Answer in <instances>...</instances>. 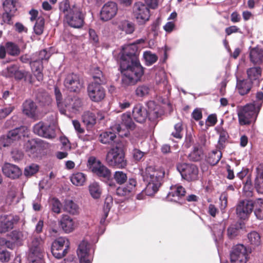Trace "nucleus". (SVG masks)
Returning a JSON list of instances; mask_svg holds the SVG:
<instances>
[{
    "instance_id": "1",
    "label": "nucleus",
    "mask_w": 263,
    "mask_h": 263,
    "mask_svg": "<svg viewBox=\"0 0 263 263\" xmlns=\"http://www.w3.org/2000/svg\"><path fill=\"white\" fill-rule=\"evenodd\" d=\"M122 50L120 64L121 85L126 87L140 80L144 74V68L136 53L137 47L135 44L125 45Z\"/></svg>"
},
{
    "instance_id": "46",
    "label": "nucleus",
    "mask_w": 263,
    "mask_h": 263,
    "mask_svg": "<svg viewBox=\"0 0 263 263\" xmlns=\"http://www.w3.org/2000/svg\"><path fill=\"white\" fill-rule=\"evenodd\" d=\"M6 48L8 53L11 55L17 56L20 53V49L18 46L12 42L6 43Z\"/></svg>"
},
{
    "instance_id": "40",
    "label": "nucleus",
    "mask_w": 263,
    "mask_h": 263,
    "mask_svg": "<svg viewBox=\"0 0 263 263\" xmlns=\"http://www.w3.org/2000/svg\"><path fill=\"white\" fill-rule=\"evenodd\" d=\"M224 227L222 225L215 224L213 227V233L215 241L218 243L222 240Z\"/></svg>"
},
{
    "instance_id": "44",
    "label": "nucleus",
    "mask_w": 263,
    "mask_h": 263,
    "mask_svg": "<svg viewBox=\"0 0 263 263\" xmlns=\"http://www.w3.org/2000/svg\"><path fill=\"white\" fill-rule=\"evenodd\" d=\"M64 208L65 211L71 214L75 215L79 213L78 205L71 200L65 201Z\"/></svg>"
},
{
    "instance_id": "18",
    "label": "nucleus",
    "mask_w": 263,
    "mask_h": 263,
    "mask_svg": "<svg viewBox=\"0 0 263 263\" xmlns=\"http://www.w3.org/2000/svg\"><path fill=\"white\" fill-rule=\"evenodd\" d=\"M136 185V179L130 178L125 185L119 187L117 189V194L125 198L129 197L135 193Z\"/></svg>"
},
{
    "instance_id": "36",
    "label": "nucleus",
    "mask_w": 263,
    "mask_h": 263,
    "mask_svg": "<svg viewBox=\"0 0 263 263\" xmlns=\"http://www.w3.org/2000/svg\"><path fill=\"white\" fill-rule=\"evenodd\" d=\"M70 180L73 184L76 186H82L86 180V176L83 173H76L71 175Z\"/></svg>"
},
{
    "instance_id": "17",
    "label": "nucleus",
    "mask_w": 263,
    "mask_h": 263,
    "mask_svg": "<svg viewBox=\"0 0 263 263\" xmlns=\"http://www.w3.org/2000/svg\"><path fill=\"white\" fill-rule=\"evenodd\" d=\"M90 245L86 240L82 241L79 245L77 254L80 263H91L92 256L90 253Z\"/></svg>"
},
{
    "instance_id": "9",
    "label": "nucleus",
    "mask_w": 263,
    "mask_h": 263,
    "mask_svg": "<svg viewBox=\"0 0 263 263\" xmlns=\"http://www.w3.org/2000/svg\"><path fill=\"white\" fill-rule=\"evenodd\" d=\"M87 166L93 173L100 177L108 179L110 177V171L93 157H90L88 159Z\"/></svg>"
},
{
    "instance_id": "51",
    "label": "nucleus",
    "mask_w": 263,
    "mask_h": 263,
    "mask_svg": "<svg viewBox=\"0 0 263 263\" xmlns=\"http://www.w3.org/2000/svg\"><path fill=\"white\" fill-rule=\"evenodd\" d=\"M44 20L43 17H38L34 27V30L36 34H41L44 30Z\"/></svg>"
},
{
    "instance_id": "10",
    "label": "nucleus",
    "mask_w": 263,
    "mask_h": 263,
    "mask_svg": "<svg viewBox=\"0 0 263 263\" xmlns=\"http://www.w3.org/2000/svg\"><path fill=\"white\" fill-rule=\"evenodd\" d=\"M230 259L232 263H246L249 254L246 247L241 244L234 246L230 253Z\"/></svg>"
},
{
    "instance_id": "13",
    "label": "nucleus",
    "mask_w": 263,
    "mask_h": 263,
    "mask_svg": "<svg viewBox=\"0 0 263 263\" xmlns=\"http://www.w3.org/2000/svg\"><path fill=\"white\" fill-rule=\"evenodd\" d=\"M64 84L68 90L74 92H79L83 87L79 76L73 73L67 75Z\"/></svg>"
},
{
    "instance_id": "63",
    "label": "nucleus",
    "mask_w": 263,
    "mask_h": 263,
    "mask_svg": "<svg viewBox=\"0 0 263 263\" xmlns=\"http://www.w3.org/2000/svg\"><path fill=\"white\" fill-rule=\"evenodd\" d=\"M145 154V153L144 152H143L137 148H134L132 152L133 158L136 161L141 160Z\"/></svg>"
},
{
    "instance_id": "25",
    "label": "nucleus",
    "mask_w": 263,
    "mask_h": 263,
    "mask_svg": "<svg viewBox=\"0 0 263 263\" xmlns=\"http://www.w3.org/2000/svg\"><path fill=\"white\" fill-rule=\"evenodd\" d=\"M262 69L260 67H253L247 70L248 80L253 84L257 85L261 76Z\"/></svg>"
},
{
    "instance_id": "55",
    "label": "nucleus",
    "mask_w": 263,
    "mask_h": 263,
    "mask_svg": "<svg viewBox=\"0 0 263 263\" xmlns=\"http://www.w3.org/2000/svg\"><path fill=\"white\" fill-rule=\"evenodd\" d=\"M263 103V92L258 91L256 93V100L254 101L253 104L257 108V110L259 111Z\"/></svg>"
},
{
    "instance_id": "53",
    "label": "nucleus",
    "mask_w": 263,
    "mask_h": 263,
    "mask_svg": "<svg viewBox=\"0 0 263 263\" xmlns=\"http://www.w3.org/2000/svg\"><path fill=\"white\" fill-rule=\"evenodd\" d=\"M182 123L179 122L175 125L174 131L172 133V135L175 138L181 139L182 137Z\"/></svg>"
},
{
    "instance_id": "61",
    "label": "nucleus",
    "mask_w": 263,
    "mask_h": 263,
    "mask_svg": "<svg viewBox=\"0 0 263 263\" xmlns=\"http://www.w3.org/2000/svg\"><path fill=\"white\" fill-rule=\"evenodd\" d=\"M228 194L226 191L222 192L219 197L221 209H224L228 204Z\"/></svg>"
},
{
    "instance_id": "11",
    "label": "nucleus",
    "mask_w": 263,
    "mask_h": 263,
    "mask_svg": "<svg viewBox=\"0 0 263 263\" xmlns=\"http://www.w3.org/2000/svg\"><path fill=\"white\" fill-rule=\"evenodd\" d=\"M102 83H91L87 87V94L90 99L96 102L102 101L105 96V90Z\"/></svg>"
},
{
    "instance_id": "29",
    "label": "nucleus",
    "mask_w": 263,
    "mask_h": 263,
    "mask_svg": "<svg viewBox=\"0 0 263 263\" xmlns=\"http://www.w3.org/2000/svg\"><path fill=\"white\" fill-rule=\"evenodd\" d=\"M133 13L136 16H150L148 8L141 2L136 3L133 7Z\"/></svg>"
},
{
    "instance_id": "38",
    "label": "nucleus",
    "mask_w": 263,
    "mask_h": 263,
    "mask_svg": "<svg viewBox=\"0 0 263 263\" xmlns=\"http://www.w3.org/2000/svg\"><path fill=\"white\" fill-rule=\"evenodd\" d=\"M116 138V134L111 132H105L100 135V142L105 144L113 143Z\"/></svg>"
},
{
    "instance_id": "7",
    "label": "nucleus",
    "mask_w": 263,
    "mask_h": 263,
    "mask_svg": "<svg viewBox=\"0 0 263 263\" xmlns=\"http://www.w3.org/2000/svg\"><path fill=\"white\" fill-rule=\"evenodd\" d=\"M135 127V124L133 122L129 112H126L121 116V123L114 126L119 135L121 137H127L129 134V129L133 130Z\"/></svg>"
},
{
    "instance_id": "47",
    "label": "nucleus",
    "mask_w": 263,
    "mask_h": 263,
    "mask_svg": "<svg viewBox=\"0 0 263 263\" xmlns=\"http://www.w3.org/2000/svg\"><path fill=\"white\" fill-rule=\"evenodd\" d=\"M143 58L145 60L146 65L148 66L153 64L158 60L157 55L150 51L144 52Z\"/></svg>"
},
{
    "instance_id": "64",
    "label": "nucleus",
    "mask_w": 263,
    "mask_h": 263,
    "mask_svg": "<svg viewBox=\"0 0 263 263\" xmlns=\"http://www.w3.org/2000/svg\"><path fill=\"white\" fill-rule=\"evenodd\" d=\"M113 203V199L111 196H107L105 200L104 211H109Z\"/></svg>"
},
{
    "instance_id": "35",
    "label": "nucleus",
    "mask_w": 263,
    "mask_h": 263,
    "mask_svg": "<svg viewBox=\"0 0 263 263\" xmlns=\"http://www.w3.org/2000/svg\"><path fill=\"white\" fill-rule=\"evenodd\" d=\"M254 214L256 218L259 220L263 219V199L258 198L253 202Z\"/></svg>"
},
{
    "instance_id": "4",
    "label": "nucleus",
    "mask_w": 263,
    "mask_h": 263,
    "mask_svg": "<svg viewBox=\"0 0 263 263\" xmlns=\"http://www.w3.org/2000/svg\"><path fill=\"white\" fill-rule=\"evenodd\" d=\"M44 241L38 236H33L29 244L28 259L32 263L41 260L44 252L43 249Z\"/></svg>"
},
{
    "instance_id": "20",
    "label": "nucleus",
    "mask_w": 263,
    "mask_h": 263,
    "mask_svg": "<svg viewBox=\"0 0 263 263\" xmlns=\"http://www.w3.org/2000/svg\"><path fill=\"white\" fill-rule=\"evenodd\" d=\"M3 174L11 179H16L18 178L22 174V171L16 165L6 163L2 167Z\"/></svg>"
},
{
    "instance_id": "59",
    "label": "nucleus",
    "mask_w": 263,
    "mask_h": 263,
    "mask_svg": "<svg viewBox=\"0 0 263 263\" xmlns=\"http://www.w3.org/2000/svg\"><path fill=\"white\" fill-rule=\"evenodd\" d=\"M121 28L125 31L126 33L130 34L133 32L135 30V27L133 23L128 21H125L122 23Z\"/></svg>"
},
{
    "instance_id": "58",
    "label": "nucleus",
    "mask_w": 263,
    "mask_h": 263,
    "mask_svg": "<svg viewBox=\"0 0 263 263\" xmlns=\"http://www.w3.org/2000/svg\"><path fill=\"white\" fill-rule=\"evenodd\" d=\"M16 194V191L15 188H12L9 191L8 193V195L6 198V202L9 204H11L12 203L15 202H17L18 201H15V197Z\"/></svg>"
},
{
    "instance_id": "60",
    "label": "nucleus",
    "mask_w": 263,
    "mask_h": 263,
    "mask_svg": "<svg viewBox=\"0 0 263 263\" xmlns=\"http://www.w3.org/2000/svg\"><path fill=\"white\" fill-rule=\"evenodd\" d=\"M254 187L259 194H263V178L255 177Z\"/></svg>"
},
{
    "instance_id": "54",
    "label": "nucleus",
    "mask_w": 263,
    "mask_h": 263,
    "mask_svg": "<svg viewBox=\"0 0 263 263\" xmlns=\"http://www.w3.org/2000/svg\"><path fill=\"white\" fill-rule=\"evenodd\" d=\"M50 204L52 212L57 214L61 213V203L58 199L52 198L50 201Z\"/></svg>"
},
{
    "instance_id": "2",
    "label": "nucleus",
    "mask_w": 263,
    "mask_h": 263,
    "mask_svg": "<svg viewBox=\"0 0 263 263\" xmlns=\"http://www.w3.org/2000/svg\"><path fill=\"white\" fill-rule=\"evenodd\" d=\"M164 176V171L149 166L146 168L143 174L144 181L146 183L144 192L147 196L154 195L162 184Z\"/></svg>"
},
{
    "instance_id": "43",
    "label": "nucleus",
    "mask_w": 263,
    "mask_h": 263,
    "mask_svg": "<svg viewBox=\"0 0 263 263\" xmlns=\"http://www.w3.org/2000/svg\"><path fill=\"white\" fill-rule=\"evenodd\" d=\"M54 95L56 99L57 104L60 112L64 114V105L65 100L63 101L62 95L60 89L57 87H54Z\"/></svg>"
},
{
    "instance_id": "21",
    "label": "nucleus",
    "mask_w": 263,
    "mask_h": 263,
    "mask_svg": "<svg viewBox=\"0 0 263 263\" xmlns=\"http://www.w3.org/2000/svg\"><path fill=\"white\" fill-rule=\"evenodd\" d=\"M17 218H14L11 215H2L0 216V233H5L13 227L14 222L17 221Z\"/></svg>"
},
{
    "instance_id": "16",
    "label": "nucleus",
    "mask_w": 263,
    "mask_h": 263,
    "mask_svg": "<svg viewBox=\"0 0 263 263\" xmlns=\"http://www.w3.org/2000/svg\"><path fill=\"white\" fill-rule=\"evenodd\" d=\"M82 106L83 102L81 98L77 96H69L65 99L64 114L66 110L77 113L82 108Z\"/></svg>"
},
{
    "instance_id": "33",
    "label": "nucleus",
    "mask_w": 263,
    "mask_h": 263,
    "mask_svg": "<svg viewBox=\"0 0 263 263\" xmlns=\"http://www.w3.org/2000/svg\"><path fill=\"white\" fill-rule=\"evenodd\" d=\"M82 120L84 124L88 127H92L96 123L95 115L90 111H85L83 112Z\"/></svg>"
},
{
    "instance_id": "12",
    "label": "nucleus",
    "mask_w": 263,
    "mask_h": 263,
    "mask_svg": "<svg viewBox=\"0 0 263 263\" xmlns=\"http://www.w3.org/2000/svg\"><path fill=\"white\" fill-rule=\"evenodd\" d=\"M177 169L180 173L182 178L192 181L195 180L197 176V168L193 164L180 163L177 166Z\"/></svg>"
},
{
    "instance_id": "48",
    "label": "nucleus",
    "mask_w": 263,
    "mask_h": 263,
    "mask_svg": "<svg viewBox=\"0 0 263 263\" xmlns=\"http://www.w3.org/2000/svg\"><path fill=\"white\" fill-rule=\"evenodd\" d=\"M150 91V88L147 85H141L138 86L135 90V94L138 97H143L147 96Z\"/></svg>"
},
{
    "instance_id": "56",
    "label": "nucleus",
    "mask_w": 263,
    "mask_h": 263,
    "mask_svg": "<svg viewBox=\"0 0 263 263\" xmlns=\"http://www.w3.org/2000/svg\"><path fill=\"white\" fill-rule=\"evenodd\" d=\"M59 8L60 11L65 14V16H69V13L71 8L70 7L68 1L66 0L61 3L60 4Z\"/></svg>"
},
{
    "instance_id": "26",
    "label": "nucleus",
    "mask_w": 263,
    "mask_h": 263,
    "mask_svg": "<svg viewBox=\"0 0 263 263\" xmlns=\"http://www.w3.org/2000/svg\"><path fill=\"white\" fill-rule=\"evenodd\" d=\"M250 61L255 65H259L263 61V49L259 47L251 48L250 49Z\"/></svg>"
},
{
    "instance_id": "30",
    "label": "nucleus",
    "mask_w": 263,
    "mask_h": 263,
    "mask_svg": "<svg viewBox=\"0 0 263 263\" xmlns=\"http://www.w3.org/2000/svg\"><path fill=\"white\" fill-rule=\"evenodd\" d=\"M253 84L248 79L237 80L236 87L241 95L247 94L251 90Z\"/></svg>"
},
{
    "instance_id": "19",
    "label": "nucleus",
    "mask_w": 263,
    "mask_h": 263,
    "mask_svg": "<svg viewBox=\"0 0 263 263\" xmlns=\"http://www.w3.org/2000/svg\"><path fill=\"white\" fill-rule=\"evenodd\" d=\"M148 116L146 109L141 104L135 105L133 109V117L135 120L139 123L144 122Z\"/></svg>"
},
{
    "instance_id": "62",
    "label": "nucleus",
    "mask_w": 263,
    "mask_h": 263,
    "mask_svg": "<svg viewBox=\"0 0 263 263\" xmlns=\"http://www.w3.org/2000/svg\"><path fill=\"white\" fill-rule=\"evenodd\" d=\"M14 109L13 106H8L7 107L0 109V120L5 118Z\"/></svg>"
},
{
    "instance_id": "5",
    "label": "nucleus",
    "mask_w": 263,
    "mask_h": 263,
    "mask_svg": "<svg viewBox=\"0 0 263 263\" xmlns=\"http://www.w3.org/2000/svg\"><path fill=\"white\" fill-rule=\"evenodd\" d=\"M259 111L253 104L246 105L240 109L238 112L240 124L246 125L251 123L255 120Z\"/></svg>"
},
{
    "instance_id": "50",
    "label": "nucleus",
    "mask_w": 263,
    "mask_h": 263,
    "mask_svg": "<svg viewBox=\"0 0 263 263\" xmlns=\"http://www.w3.org/2000/svg\"><path fill=\"white\" fill-rule=\"evenodd\" d=\"M92 76L95 82L94 83H104L105 79L103 77L102 72L98 67H96L92 71Z\"/></svg>"
},
{
    "instance_id": "42",
    "label": "nucleus",
    "mask_w": 263,
    "mask_h": 263,
    "mask_svg": "<svg viewBox=\"0 0 263 263\" xmlns=\"http://www.w3.org/2000/svg\"><path fill=\"white\" fill-rule=\"evenodd\" d=\"M89 191L91 196L95 199L99 198L102 193V189L98 182H93L89 185Z\"/></svg>"
},
{
    "instance_id": "8",
    "label": "nucleus",
    "mask_w": 263,
    "mask_h": 263,
    "mask_svg": "<svg viewBox=\"0 0 263 263\" xmlns=\"http://www.w3.org/2000/svg\"><path fill=\"white\" fill-rule=\"evenodd\" d=\"M69 242L65 237H59L56 239L52 244L51 252L57 258L60 259L67 253Z\"/></svg>"
},
{
    "instance_id": "3",
    "label": "nucleus",
    "mask_w": 263,
    "mask_h": 263,
    "mask_svg": "<svg viewBox=\"0 0 263 263\" xmlns=\"http://www.w3.org/2000/svg\"><path fill=\"white\" fill-rule=\"evenodd\" d=\"M106 161L108 165L115 168H124L127 164L122 149L118 146L112 147L108 152Z\"/></svg>"
},
{
    "instance_id": "32",
    "label": "nucleus",
    "mask_w": 263,
    "mask_h": 263,
    "mask_svg": "<svg viewBox=\"0 0 263 263\" xmlns=\"http://www.w3.org/2000/svg\"><path fill=\"white\" fill-rule=\"evenodd\" d=\"M185 189L181 186H177L172 189L167 195V199L171 201L177 202L180 197L185 195Z\"/></svg>"
},
{
    "instance_id": "23",
    "label": "nucleus",
    "mask_w": 263,
    "mask_h": 263,
    "mask_svg": "<svg viewBox=\"0 0 263 263\" xmlns=\"http://www.w3.org/2000/svg\"><path fill=\"white\" fill-rule=\"evenodd\" d=\"M18 0H5L3 3L4 11L3 16H14L17 11L16 4Z\"/></svg>"
},
{
    "instance_id": "41",
    "label": "nucleus",
    "mask_w": 263,
    "mask_h": 263,
    "mask_svg": "<svg viewBox=\"0 0 263 263\" xmlns=\"http://www.w3.org/2000/svg\"><path fill=\"white\" fill-rule=\"evenodd\" d=\"M248 242L252 246L256 247L261 244L260 236L256 231H252L248 234Z\"/></svg>"
},
{
    "instance_id": "22",
    "label": "nucleus",
    "mask_w": 263,
    "mask_h": 263,
    "mask_svg": "<svg viewBox=\"0 0 263 263\" xmlns=\"http://www.w3.org/2000/svg\"><path fill=\"white\" fill-rule=\"evenodd\" d=\"M23 112L27 117L34 118L37 115V106L31 100H27L23 104Z\"/></svg>"
},
{
    "instance_id": "52",
    "label": "nucleus",
    "mask_w": 263,
    "mask_h": 263,
    "mask_svg": "<svg viewBox=\"0 0 263 263\" xmlns=\"http://www.w3.org/2000/svg\"><path fill=\"white\" fill-rule=\"evenodd\" d=\"M114 178L117 183L120 184L124 183L127 179L126 173L122 171H116L114 175Z\"/></svg>"
},
{
    "instance_id": "27",
    "label": "nucleus",
    "mask_w": 263,
    "mask_h": 263,
    "mask_svg": "<svg viewBox=\"0 0 263 263\" xmlns=\"http://www.w3.org/2000/svg\"><path fill=\"white\" fill-rule=\"evenodd\" d=\"M205 153H204L203 155L198 154V157H200V159H204L208 163L212 165L216 164L222 157L221 152L218 149L213 151L211 153L209 154L208 158L205 156Z\"/></svg>"
},
{
    "instance_id": "45",
    "label": "nucleus",
    "mask_w": 263,
    "mask_h": 263,
    "mask_svg": "<svg viewBox=\"0 0 263 263\" xmlns=\"http://www.w3.org/2000/svg\"><path fill=\"white\" fill-rule=\"evenodd\" d=\"M64 21L70 26L77 28L81 27L84 23L83 17H65Z\"/></svg>"
},
{
    "instance_id": "28",
    "label": "nucleus",
    "mask_w": 263,
    "mask_h": 263,
    "mask_svg": "<svg viewBox=\"0 0 263 263\" xmlns=\"http://www.w3.org/2000/svg\"><path fill=\"white\" fill-rule=\"evenodd\" d=\"M117 11V4L113 2H108L103 6L101 14L106 16H115Z\"/></svg>"
},
{
    "instance_id": "15",
    "label": "nucleus",
    "mask_w": 263,
    "mask_h": 263,
    "mask_svg": "<svg viewBox=\"0 0 263 263\" xmlns=\"http://www.w3.org/2000/svg\"><path fill=\"white\" fill-rule=\"evenodd\" d=\"M33 132L39 136L48 139H53L56 136L54 129L42 122H40L34 126Z\"/></svg>"
},
{
    "instance_id": "49",
    "label": "nucleus",
    "mask_w": 263,
    "mask_h": 263,
    "mask_svg": "<svg viewBox=\"0 0 263 263\" xmlns=\"http://www.w3.org/2000/svg\"><path fill=\"white\" fill-rule=\"evenodd\" d=\"M39 170V166L37 164L32 163L27 166L24 170V175L27 177H29L36 174Z\"/></svg>"
},
{
    "instance_id": "31",
    "label": "nucleus",
    "mask_w": 263,
    "mask_h": 263,
    "mask_svg": "<svg viewBox=\"0 0 263 263\" xmlns=\"http://www.w3.org/2000/svg\"><path fill=\"white\" fill-rule=\"evenodd\" d=\"M147 106L149 109L148 114L151 119L155 120L163 114V111L160 106L156 104L154 102H149L147 104Z\"/></svg>"
},
{
    "instance_id": "37",
    "label": "nucleus",
    "mask_w": 263,
    "mask_h": 263,
    "mask_svg": "<svg viewBox=\"0 0 263 263\" xmlns=\"http://www.w3.org/2000/svg\"><path fill=\"white\" fill-rule=\"evenodd\" d=\"M209 143L208 137L204 134L201 135L198 140V154L203 155V153L208 151Z\"/></svg>"
},
{
    "instance_id": "57",
    "label": "nucleus",
    "mask_w": 263,
    "mask_h": 263,
    "mask_svg": "<svg viewBox=\"0 0 263 263\" xmlns=\"http://www.w3.org/2000/svg\"><path fill=\"white\" fill-rule=\"evenodd\" d=\"M10 236L12 240L17 243H20L24 238L22 232L18 231H13Z\"/></svg>"
},
{
    "instance_id": "39",
    "label": "nucleus",
    "mask_w": 263,
    "mask_h": 263,
    "mask_svg": "<svg viewBox=\"0 0 263 263\" xmlns=\"http://www.w3.org/2000/svg\"><path fill=\"white\" fill-rule=\"evenodd\" d=\"M241 227L240 225L235 224L230 226L227 231V236L230 239H234L240 234Z\"/></svg>"
},
{
    "instance_id": "6",
    "label": "nucleus",
    "mask_w": 263,
    "mask_h": 263,
    "mask_svg": "<svg viewBox=\"0 0 263 263\" xmlns=\"http://www.w3.org/2000/svg\"><path fill=\"white\" fill-rule=\"evenodd\" d=\"M28 129L25 126H21L10 131L7 135L0 138V144L4 147L9 146L14 141L21 139L27 135Z\"/></svg>"
},
{
    "instance_id": "24",
    "label": "nucleus",
    "mask_w": 263,
    "mask_h": 263,
    "mask_svg": "<svg viewBox=\"0 0 263 263\" xmlns=\"http://www.w3.org/2000/svg\"><path fill=\"white\" fill-rule=\"evenodd\" d=\"M60 224L63 231L67 233L73 231L76 227V223L73 219L66 215L62 217Z\"/></svg>"
},
{
    "instance_id": "34",
    "label": "nucleus",
    "mask_w": 263,
    "mask_h": 263,
    "mask_svg": "<svg viewBox=\"0 0 263 263\" xmlns=\"http://www.w3.org/2000/svg\"><path fill=\"white\" fill-rule=\"evenodd\" d=\"M30 65L37 80L39 81H42L43 79V75L42 73L43 66L41 62L39 60H36L31 62H30Z\"/></svg>"
},
{
    "instance_id": "14",
    "label": "nucleus",
    "mask_w": 263,
    "mask_h": 263,
    "mask_svg": "<svg viewBox=\"0 0 263 263\" xmlns=\"http://www.w3.org/2000/svg\"><path fill=\"white\" fill-rule=\"evenodd\" d=\"M253 201L249 200H242L238 202L236 206L237 216L241 219L248 218L253 209Z\"/></svg>"
}]
</instances>
